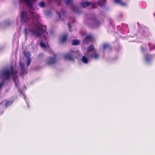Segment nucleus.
Instances as JSON below:
<instances>
[{"mask_svg":"<svg viewBox=\"0 0 155 155\" xmlns=\"http://www.w3.org/2000/svg\"><path fill=\"white\" fill-rule=\"evenodd\" d=\"M34 1H36V0H33Z\"/></svg>","mask_w":155,"mask_h":155,"instance_id":"35","label":"nucleus"},{"mask_svg":"<svg viewBox=\"0 0 155 155\" xmlns=\"http://www.w3.org/2000/svg\"><path fill=\"white\" fill-rule=\"evenodd\" d=\"M18 71L16 70H14L13 66L10 67V70L7 69L4 70L2 72V75L5 80L9 79L10 78L11 74L13 78V80L15 82L16 87H18V77L17 75Z\"/></svg>","mask_w":155,"mask_h":155,"instance_id":"2","label":"nucleus"},{"mask_svg":"<svg viewBox=\"0 0 155 155\" xmlns=\"http://www.w3.org/2000/svg\"><path fill=\"white\" fill-rule=\"evenodd\" d=\"M91 4V2H80L81 5L84 8H85L86 6H88L90 5Z\"/></svg>","mask_w":155,"mask_h":155,"instance_id":"12","label":"nucleus"},{"mask_svg":"<svg viewBox=\"0 0 155 155\" xmlns=\"http://www.w3.org/2000/svg\"><path fill=\"white\" fill-rule=\"evenodd\" d=\"M29 13L31 19L33 21H36V22L34 23L32 25L30 26V28H25V33L26 36H27L29 33H31L37 37H41L42 35L45 33L47 34L46 25H42L38 21L40 18L39 15L32 11H30Z\"/></svg>","mask_w":155,"mask_h":155,"instance_id":"1","label":"nucleus"},{"mask_svg":"<svg viewBox=\"0 0 155 155\" xmlns=\"http://www.w3.org/2000/svg\"><path fill=\"white\" fill-rule=\"evenodd\" d=\"M21 71L22 75L26 74L27 73V72L25 70V68L21 69Z\"/></svg>","mask_w":155,"mask_h":155,"instance_id":"25","label":"nucleus"},{"mask_svg":"<svg viewBox=\"0 0 155 155\" xmlns=\"http://www.w3.org/2000/svg\"><path fill=\"white\" fill-rule=\"evenodd\" d=\"M78 54V53L77 51H74L71 50L67 54L64 56L65 59L70 61H74L75 58H76Z\"/></svg>","mask_w":155,"mask_h":155,"instance_id":"3","label":"nucleus"},{"mask_svg":"<svg viewBox=\"0 0 155 155\" xmlns=\"http://www.w3.org/2000/svg\"><path fill=\"white\" fill-rule=\"evenodd\" d=\"M12 103V102L10 101H8L6 102L5 104V105L6 107H8Z\"/></svg>","mask_w":155,"mask_h":155,"instance_id":"24","label":"nucleus"},{"mask_svg":"<svg viewBox=\"0 0 155 155\" xmlns=\"http://www.w3.org/2000/svg\"><path fill=\"white\" fill-rule=\"evenodd\" d=\"M91 21V24L95 27L98 26L100 24V22L97 20L96 18L95 15H92L90 19Z\"/></svg>","mask_w":155,"mask_h":155,"instance_id":"6","label":"nucleus"},{"mask_svg":"<svg viewBox=\"0 0 155 155\" xmlns=\"http://www.w3.org/2000/svg\"><path fill=\"white\" fill-rule=\"evenodd\" d=\"M21 23H25L29 21L30 18L27 15V12L26 11H23L21 12Z\"/></svg>","mask_w":155,"mask_h":155,"instance_id":"4","label":"nucleus"},{"mask_svg":"<svg viewBox=\"0 0 155 155\" xmlns=\"http://www.w3.org/2000/svg\"><path fill=\"white\" fill-rule=\"evenodd\" d=\"M22 1L26 3L27 5L29 8L31 9L33 8V3H31L30 1V0H20L19 1V3L21 4Z\"/></svg>","mask_w":155,"mask_h":155,"instance_id":"9","label":"nucleus"},{"mask_svg":"<svg viewBox=\"0 0 155 155\" xmlns=\"http://www.w3.org/2000/svg\"><path fill=\"white\" fill-rule=\"evenodd\" d=\"M122 0H114L115 3H119L122 6H124L126 5L125 3L122 2Z\"/></svg>","mask_w":155,"mask_h":155,"instance_id":"19","label":"nucleus"},{"mask_svg":"<svg viewBox=\"0 0 155 155\" xmlns=\"http://www.w3.org/2000/svg\"><path fill=\"white\" fill-rule=\"evenodd\" d=\"M31 61V60L30 58L28 59L27 61V66H28L30 64Z\"/></svg>","mask_w":155,"mask_h":155,"instance_id":"28","label":"nucleus"},{"mask_svg":"<svg viewBox=\"0 0 155 155\" xmlns=\"http://www.w3.org/2000/svg\"><path fill=\"white\" fill-rule=\"evenodd\" d=\"M93 39L91 35H88L84 39L83 41L84 42L86 43L88 41H92Z\"/></svg>","mask_w":155,"mask_h":155,"instance_id":"11","label":"nucleus"},{"mask_svg":"<svg viewBox=\"0 0 155 155\" xmlns=\"http://www.w3.org/2000/svg\"><path fill=\"white\" fill-rule=\"evenodd\" d=\"M40 45L41 47H42L43 48H50V47H49V45H45L44 43H43V42H40Z\"/></svg>","mask_w":155,"mask_h":155,"instance_id":"21","label":"nucleus"},{"mask_svg":"<svg viewBox=\"0 0 155 155\" xmlns=\"http://www.w3.org/2000/svg\"><path fill=\"white\" fill-rule=\"evenodd\" d=\"M30 52H25L24 53V55L25 57L27 58V59L28 58H30L29 57H30Z\"/></svg>","mask_w":155,"mask_h":155,"instance_id":"22","label":"nucleus"},{"mask_svg":"<svg viewBox=\"0 0 155 155\" xmlns=\"http://www.w3.org/2000/svg\"><path fill=\"white\" fill-rule=\"evenodd\" d=\"M105 4L106 0H100L97 2V5L100 6H104Z\"/></svg>","mask_w":155,"mask_h":155,"instance_id":"14","label":"nucleus"},{"mask_svg":"<svg viewBox=\"0 0 155 155\" xmlns=\"http://www.w3.org/2000/svg\"><path fill=\"white\" fill-rule=\"evenodd\" d=\"M57 55L55 54H54L53 57H49L48 58L47 60V63L49 65L54 64L56 62V58Z\"/></svg>","mask_w":155,"mask_h":155,"instance_id":"7","label":"nucleus"},{"mask_svg":"<svg viewBox=\"0 0 155 155\" xmlns=\"http://www.w3.org/2000/svg\"><path fill=\"white\" fill-rule=\"evenodd\" d=\"M20 66L21 69L25 68V65L24 64L21 62H20Z\"/></svg>","mask_w":155,"mask_h":155,"instance_id":"26","label":"nucleus"},{"mask_svg":"<svg viewBox=\"0 0 155 155\" xmlns=\"http://www.w3.org/2000/svg\"><path fill=\"white\" fill-rule=\"evenodd\" d=\"M94 46L92 44H91L87 48V51H94Z\"/></svg>","mask_w":155,"mask_h":155,"instance_id":"20","label":"nucleus"},{"mask_svg":"<svg viewBox=\"0 0 155 155\" xmlns=\"http://www.w3.org/2000/svg\"><path fill=\"white\" fill-rule=\"evenodd\" d=\"M141 48V51L143 52H144L146 50V49L144 48L143 47H142Z\"/></svg>","mask_w":155,"mask_h":155,"instance_id":"31","label":"nucleus"},{"mask_svg":"<svg viewBox=\"0 0 155 155\" xmlns=\"http://www.w3.org/2000/svg\"><path fill=\"white\" fill-rule=\"evenodd\" d=\"M80 41L77 39L73 40L72 41V45H76L80 44Z\"/></svg>","mask_w":155,"mask_h":155,"instance_id":"18","label":"nucleus"},{"mask_svg":"<svg viewBox=\"0 0 155 155\" xmlns=\"http://www.w3.org/2000/svg\"><path fill=\"white\" fill-rule=\"evenodd\" d=\"M4 84V81H3L0 83V88L3 86Z\"/></svg>","mask_w":155,"mask_h":155,"instance_id":"30","label":"nucleus"},{"mask_svg":"<svg viewBox=\"0 0 155 155\" xmlns=\"http://www.w3.org/2000/svg\"><path fill=\"white\" fill-rule=\"evenodd\" d=\"M39 6L41 7H44L45 6V4L44 2L42 1L38 4Z\"/></svg>","mask_w":155,"mask_h":155,"instance_id":"23","label":"nucleus"},{"mask_svg":"<svg viewBox=\"0 0 155 155\" xmlns=\"http://www.w3.org/2000/svg\"><path fill=\"white\" fill-rule=\"evenodd\" d=\"M148 45L149 46H150V43H148Z\"/></svg>","mask_w":155,"mask_h":155,"instance_id":"33","label":"nucleus"},{"mask_svg":"<svg viewBox=\"0 0 155 155\" xmlns=\"http://www.w3.org/2000/svg\"><path fill=\"white\" fill-rule=\"evenodd\" d=\"M49 48V50H48V53H49L50 54H53L54 55V54L53 53V51L51 49H50V48Z\"/></svg>","mask_w":155,"mask_h":155,"instance_id":"29","label":"nucleus"},{"mask_svg":"<svg viewBox=\"0 0 155 155\" xmlns=\"http://www.w3.org/2000/svg\"><path fill=\"white\" fill-rule=\"evenodd\" d=\"M92 6H94V5L93 4H92Z\"/></svg>","mask_w":155,"mask_h":155,"instance_id":"34","label":"nucleus"},{"mask_svg":"<svg viewBox=\"0 0 155 155\" xmlns=\"http://www.w3.org/2000/svg\"><path fill=\"white\" fill-rule=\"evenodd\" d=\"M65 1L67 5H68L69 4H71L70 6L72 8L73 11L76 13H78L79 12L78 8L77 6L74 5L72 3V0H65Z\"/></svg>","mask_w":155,"mask_h":155,"instance_id":"5","label":"nucleus"},{"mask_svg":"<svg viewBox=\"0 0 155 155\" xmlns=\"http://www.w3.org/2000/svg\"><path fill=\"white\" fill-rule=\"evenodd\" d=\"M66 12V11L64 9H62L60 12L58 13L60 18H61L62 20L64 18H65L67 16L65 14Z\"/></svg>","mask_w":155,"mask_h":155,"instance_id":"10","label":"nucleus"},{"mask_svg":"<svg viewBox=\"0 0 155 155\" xmlns=\"http://www.w3.org/2000/svg\"><path fill=\"white\" fill-rule=\"evenodd\" d=\"M154 15L155 16V14H154Z\"/></svg>","mask_w":155,"mask_h":155,"instance_id":"36","label":"nucleus"},{"mask_svg":"<svg viewBox=\"0 0 155 155\" xmlns=\"http://www.w3.org/2000/svg\"><path fill=\"white\" fill-rule=\"evenodd\" d=\"M68 27L69 28H71V26L70 23V22H68Z\"/></svg>","mask_w":155,"mask_h":155,"instance_id":"32","label":"nucleus"},{"mask_svg":"<svg viewBox=\"0 0 155 155\" xmlns=\"http://www.w3.org/2000/svg\"><path fill=\"white\" fill-rule=\"evenodd\" d=\"M81 61L85 64H87L88 62V58L85 56H83L81 58Z\"/></svg>","mask_w":155,"mask_h":155,"instance_id":"16","label":"nucleus"},{"mask_svg":"<svg viewBox=\"0 0 155 155\" xmlns=\"http://www.w3.org/2000/svg\"><path fill=\"white\" fill-rule=\"evenodd\" d=\"M68 34H65L62 35L60 38L59 43L60 44H62L65 43L68 38Z\"/></svg>","mask_w":155,"mask_h":155,"instance_id":"8","label":"nucleus"},{"mask_svg":"<svg viewBox=\"0 0 155 155\" xmlns=\"http://www.w3.org/2000/svg\"><path fill=\"white\" fill-rule=\"evenodd\" d=\"M152 55H150L148 53H147L145 55L146 60L147 61H150L152 58Z\"/></svg>","mask_w":155,"mask_h":155,"instance_id":"17","label":"nucleus"},{"mask_svg":"<svg viewBox=\"0 0 155 155\" xmlns=\"http://www.w3.org/2000/svg\"><path fill=\"white\" fill-rule=\"evenodd\" d=\"M103 48L104 50H105L107 49H109L110 50L111 49L110 45L107 43L104 44L103 45Z\"/></svg>","mask_w":155,"mask_h":155,"instance_id":"15","label":"nucleus"},{"mask_svg":"<svg viewBox=\"0 0 155 155\" xmlns=\"http://www.w3.org/2000/svg\"><path fill=\"white\" fill-rule=\"evenodd\" d=\"M91 56L92 57H94L95 59H98L99 57L98 54L96 51L93 52V54L91 55Z\"/></svg>","mask_w":155,"mask_h":155,"instance_id":"13","label":"nucleus"},{"mask_svg":"<svg viewBox=\"0 0 155 155\" xmlns=\"http://www.w3.org/2000/svg\"><path fill=\"white\" fill-rule=\"evenodd\" d=\"M43 54L42 53L41 54L38 55L37 56V58L38 59H40L43 57Z\"/></svg>","mask_w":155,"mask_h":155,"instance_id":"27","label":"nucleus"}]
</instances>
